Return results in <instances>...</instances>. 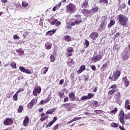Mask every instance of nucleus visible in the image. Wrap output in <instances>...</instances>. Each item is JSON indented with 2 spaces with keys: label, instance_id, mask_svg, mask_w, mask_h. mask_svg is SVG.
<instances>
[{
  "label": "nucleus",
  "instance_id": "f257e3e1",
  "mask_svg": "<svg viewBox=\"0 0 130 130\" xmlns=\"http://www.w3.org/2000/svg\"><path fill=\"white\" fill-rule=\"evenodd\" d=\"M117 20L121 26H126L127 22H128V18L123 14H119L117 16Z\"/></svg>",
  "mask_w": 130,
  "mask_h": 130
},
{
  "label": "nucleus",
  "instance_id": "f03ea898",
  "mask_svg": "<svg viewBox=\"0 0 130 130\" xmlns=\"http://www.w3.org/2000/svg\"><path fill=\"white\" fill-rule=\"evenodd\" d=\"M67 11L70 14H73L77 12V6L73 3H70L67 6Z\"/></svg>",
  "mask_w": 130,
  "mask_h": 130
},
{
  "label": "nucleus",
  "instance_id": "7ed1b4c3",
  "mask_svg": "<svg viewBox=\"0 0 130 130\" xmlns=\"http://www.w3.org/2000/svg\"><path fill=\"white\" fill-rule=\"evenodd\" d=\"M119 119L122 123V124H124L125 121H124V112L122 110H121L120 111V113L119 114Z\"/></svg>",
  "mask_w": 130,
  "mask_h": 130
},
{
  "label": "nucleus",
  "instance_id": "20e7f679",
  "mask_svg": "<svg viewBox=\"0 0 130 130\" xmlns=\"http://www.w3.org/2000/svg\"><path fill=\"white\" fill-rule=\"evenodd\" d=\"M107 25V23L106 22L103 21L101 23V24L99 26L98 30L100 32H102V31H104L105 29H106V26Z\"/></svg>",
  "mask_w": 130,
  "mask_h": 130
},
{
  "label": "nucleus",
  "instance_id": "39448f33",
  "mask_svg": "<svg viewBox=\"0 0 130 130\" xmlns=\"http://www.w3.org/2000/svg\"><path fill=\"white\" fill-rule=\"evenodd\" d=\"M81 13L83 14V15H85L86 17H88V16H91L90 10H89L88 9H82Z\"/></svg>",
  "mask_w": 130,
  "mask_h": 130
},
{
  "label": "nucleus",
  "instance_id": "423d86ee",
  "mask_svg": "<svg viewBox=\"0 0 130 130\" xmlns=\"http://www.w3.org/2000/svg\"><path fill=\"white\" fill-rule=\"evenodd\" d=\"M13 123V119L11 118H7L4 121L5 125H11Z\"/></svg>",
  "mask_w": 130,
  "mask_h": 130
},
{
  "label": "nucleus",
  "instance_id": "0eeeda50",
  "mask_svg": "<svg viewBox=\"0 0 130 130\" xmlns=\"http://www.w3.org/2000/svg\"><path fill=\"white\" fill-rule=\"evenodd\" d=\"M89 38H90V39H92V40H96V39H97V38H98V32H91Z\"/></svg>",
  "mask_w": 130,
  "mask_h": 130
},
{
  "label": "nucleus",
  "instance_id": "6e6552de",
  "mask_svg": "<svg viewBox=\"0 0 130 130\" xmlns=\"http://www.w3.org/2000/svg\"><path fill=\"white\" fill-rule=\"evenodd\" d=\"M120 76V71H116L113 75V81H115L116 80H117V79L119 78Z\"/></svg>",
  "mask_w": 130,
  "mask_h": 130
},
{
  "label": "nucleus",
  "instance_id": "1a4fd4ad",
  "mask_svg": "<svg viewBox=\"0 0 130 130\" xmlns=\"http://www.w3.org/2000/svg\"><path fill=\"white\" fill-rule=\"evenodd\" d=\"M41 92V87L40 86L36 87L35 88H34L33 91V94L34 96H37L38 95L37 93H38V94H40Z\"/></svg>",
  "mask_w": 130,
  "mask_h": 130
},
{
  "label": "nucleus",
  "instance_id": "9d476101",
  "mask_svg": "<svg viewBox=\"0 0 130 130\" xmlns=\"http://www.w3.org/2000/svg\"><path fill=\"white\" fill-rule=\"evenodd\" d=\"M101 59H102V56L101 55H97L91 58V60L94 61V62L99 61Z\"/></svg>",
  "mask_w": 130,
  "mask_h": 130
},
{
  "label": "nucleus",
  "instance_id": "9b49d317",
  "mask_svg": "<svg viewBox=\"0 0 130 130\" xmlns=\"http://www.w3.org/2000/svg\"><path fill=\"white\" fill-rule=\"evenodd\" d=\"M19 69L20 71L22 72V73H24L25 74H28V75H30V74H31V70L26 69L23 67H19Z\"/></svg>",
  "mask_w": 130,
  "mask_h": 130
},
{
  "label": "nucleus",
  "instance_id": "f8f14e48",
  "mask_svg": "<svg viewBox=\"0 0 130 130\" xmlns=\"http://www.w3.org/2000/svg\"><path fill=\"white\" fill-rule=\"evenodd\" d=\"M82 8H88L89 7V0H85L82 4H81Z\"/></svg>",
  "mask_w": 130,
  "mask_h": 130
},
{
  "label": "nucleus",
  "instance_id": "ddd939ff",
  "mask_svg": "<svg viewBox=\"0 0 130 130\" xmlns=\"http://www.w3.org/2000/svg\"><path fill=\"white\" fill-rule=\"evenodd\" d=\"M62 106L64 107L66 109H67L68 111H71L72 109H71V104L70 103H67V104H64L62 105Z\"/></svg>",
  "mask_w": 130,
  "mask_h": 130
},
{
  "label": "nucleus",
  "instance_id": "4468645a",
  "mask_svg": "<svg viewBox=\"0 0 130 130\" xmlns=\"http://www.w3.org/2000/svg\"><path fill=\"white\" fill-rule=\"evenodd\" d=\"M55 32H56V29H53L52 30H49L48 31H47L46 32V36H47V35H49V36H51V35H53V34H54V33H55Z\"/></svg>",
  "mask_w": 130,
  "mask_h": 130
},
{
  "label": "nucleus",
  "instance_id": "2eb2a0df",
  "mask_svg": "<svg viewBox=\"0 0 130 130\" xmlns=\"http://www.w3.org/2000/svg\"><path fill=\"white\" fill-rule=\"evenodd\" d=\"M69 97L71 101H75L76 99L75 98V93L74 92H70L69 93Z\"/></svg>",
  "mask_w": 130,
  "mask_h": 130
},
{
  "label": "nucleus",
  "instance_id": "dca6fc26",
  "mask_svg": "<svg viewBox=\"0 0 130 130\" xmlns=\"http://www.w3.org/2000/svg\"><path fill=\"white\" fill-rule=\"evenodd\" d=\"M114 98L116 100V101H119V100H120V98H121L120 92H116L115 94Z\"/></svg>",
  "mask_w": 130,
  "mask_h": 130
},
{
  "label": "nucleus",
  "instance_id": "f3484780",
  "mask_svg": "<svg viewBox=\"0 0 130 130\" xmlns=\"http://www.w3.org/2000/svg\"><path fill=\"white\" fill-rule=\"evenodd\" d=\"M85 70H86V67L85 65L81 66L79 69L78 70L77 74H81V73H83Z\"/></svg>",
  "mask_w": 130,
  "mask_h": 130
},
{
  "label": "nucleus",
  "instance_id": "a211bd4d",
  "mask_svg": "<svg viewBox=\"0 0 130 130\" xmlns=\"http://www.w3.org/2000/svg\"><path fill=\"white\" fill-rule=\"evenodd\" d=\"M30 122V119L28 116L25 117L24 120H23V126H27V124Z\"/></svg>",
  "mask_w": 130,
  "mask_h": 130
},
{
  "label": "nucleus",
  "instance_id": "6ab92c4d",
  "mask_svg": "<svg viewBox=\"0 0 130 130\" xmlns=\"http://www.w3.org/2000/svg\"><path fill=\"white\" fill-rule=\"evenodd\" d=\"M99 10V8L98 7H94V8L91 9V10H90L91 15H92V14L97 13V12H98Z\"/></svg>",
  "mask_w": 130,
  "mask_h": 130
},
{
  "label": "nucleus",
  "instance_id": "aec40b11",
  "mask_svg": "<svg viewBox=\"0 0 130 130\" xmlns=\"http://www.w3.org/2000/svg\"><path fill=\"white\" fill-rule=\"evenodd\" d=\"M82 23V20L81 19H77L75 21V22H74L72 23V26H75V25H79V24H81Z\"/></svg>",
  "mask_w": 130,
  "mask_h": 130
},
{
  "label": "nucleus",
  "instance_id": "412c9836",
  "mask_svg": "<svg viewBox=\"0 0 130 130\" xmlns=\"http://www.w3.org/2000/svg\"><path fill=\"white\" fill-rule=\"evenodd\" d=\"M52 46V44L50 43H46L45 45V47L49 50V49H51V47Z\"/></svg>",
  "mask_w": 130,
  "mask_h": 130
},
{
  "label": "nucleus",
  "instance_id": "4be33fe9",
  "mask_svg": "<svg viewBox=\"0 0 130 130\" xmlns=\"http://www.w3.org/2000/svg\"><path fill=\"white\" fill-rule=\"evenodd\" d=\"M55 108H54L53 109H51L48 110V111H46V114H52L54 111H55Z\"/></svg>",
  "mask_w": 130,
  "mask_h": 130
},
{
  "label": "nucleus",
  "instance_id": "5701e85b",
  "mask_svg": "<svg viewBox=\"0 0 130 130\" xmlns=\"http://www.w3.org/2000/svg\"><path fill=\"white\" fill-rule=\"evenodd\" d=\"M129 57L127 55V53H122V59L123 60H127L128 59Z\"/></svg>",
  "mask_w": 130,
  "mask_h": 130
},
{
  "label": "nucleus",
  "instance_id": "b1692460",
  "mask_svg": "<svg viewBox=\"0 0 130 130\" xmlns=\"http://www.w3.org/2000/svg\"><path fill=\"white\" fill-rule=\"evenodd\" d=\"M60 6H61V2H59V3L58 5H56L55 7H53V12H55L56 10H58Z\"/></svg>",
  "mask_w": 130,
  "mask_h": 130
},
{
  "label": "nucleus",
  "instance_id": "393cba45",
  "mask_svg": "<svg viewBox=\"0 0 130 130\" xmlns=\"http://www.w3.org/2000/svg\"><path fill=\"white\" fill-rule=\"evenodd\" d=\"M64 40H66L68 42H70L72 40V38L70 36H64Z\"/></svg>",
  "mask_w": 130,
  "mask_h": 130
},
{
  "label": "nucleus",
  "instance_id": "a878e982",
  "mask_svg": "<svg viewBox=\"0 0 130 130\" xmlns=\"http://www.w3.org/2000/svg\"><path fill=\"white\" fill-rule=\"evenodd\" d=\"M114 24H115V21L114 20H111L108 25V28H111L112 26H113Z\"/></svg>",
  "mask_w": 130,
  "mask_h": 130
},
{
  "label": "nucleus",
  "instance_id": "bb28decb",
  "mask_svg": "<svg viewBox=\"0 0 130 130\" xmlns=\"http://www.w3.org/2000/svg\"><path fill=\"white\" fill-rule=\"evenodd\" d=\"M16 52L19 53V55H23L24 54V51L21 50V49H17Z\"/></svg>",
  "mask_w": 130,
  "mask_h": 130
},
{
  "label": "nucleus",
  "instance_id": "cd10ccee",
  "mask_svg": "<svg viewBox=\"0 0 130 130\" xmlns=\"http://www.w3.org/2000/svg\"><path fill=\"white\" fill-rule=\"evenodd\" d=\"M91 106H93V107H97V106H98V102L95 101H92L91 102Z\"/></svg>",
  "mask_w": 130,
  "mask_h": 130
},
{
  "label": "nucleus",
  "instance_id": "c85d7f7f",
  "mask_svg": "<svg viewBox=\"0 0 130 130\" xmlns=\"http://www.w3.org/2000/svg\"><path fill=\"white\" fill-rule=\"evenodd\" d=\"M100 4H105V5L108 4V0H99Z\"/></svg>",
  "mask_w": 130,
  "mask_h": 130
},
{
  "label": "nucleus",
  "instance_id": "c756f323",
  "mask_svg": "<svg viewBox=\"0 0 130 130\" xmlns=\"http://www.w3.org/2000/svg\"><path fill=\"white\" fill-rule=\"evenodd\" d=\"M87 100H89V99H92L93 97H94V94L93 93H88L87 95Z\"/></svg>",
  "mask_w": 130,
  "mask_h": 130
},
{
  "label": "nucleus",
  "instance_id": "7c9ffc66",
  "mask_svg": "<svg viewBox=\"0 0 130 130\" xmlns=\"http://www.w3.org/2000/svg\"><path fill=\"white\" fill-rule=\"evenodd\" d=\"M10 66L13 69H17V64L15 62H11Z\"/></svg>",
  "mask_w": 130,
  "mask_h": 130
},
{
  "label": "nucleus",
  "instance_id": "2f4dec72",
  "mask_svg": "<svg viewBox=\"0 0 130 130\" xmlns=\"http://www.w3.org/2000/svg\"><path fill=\"white\" fill-rule=\"evenodd\" d=\"M19 93L18 92H16V93L13 95V99L14 101H18V95Z\"/></svg>",
  "mask_w": 130,
  "mask_h": 130
},
{
  "label": "nucleus",
  "instance_id": "473e14b6",
  "mask_svg": "<svg viewBox=\"0 0 130 130\" xmlns=\"http://www.w3.org/2000/svg\"><path fill=\"white\" fill-rule=\"evenodd\" d=\"M116 92V89H111L109 90V91L108 92V94L109 95H112L113 94H114V93H115Z\"/></svg>",
  "mask_w": 130,
  "mask_h": 130
},
{
  "label": "nucleus",
  "instance_id": "72a5a7b5",
  "mask_svg": "<svg viewBox=\"0 0 130 130\" xmlns=\"http://www.w3.org/2000/svg\"><path fill=\"white\" fill-rule=\"evenodd\" d=\"M126 7V5H125V3H123L122 5H119L118 8L119 9L122 10V9H124Z\"/></svg>",
  "mask_w": 130,
  "mask_h": 130
},
{
  "label": "nucleus",
  "instance_id": "f704fd0d",
  "mask_svg": "<svg viewBox=\"0 0 130 130\" xmlns=\"http://www.w3.org/2000/svg\"><path fill=\"white\" fill-rule=\"evenodd\" d=\"M110 126L111 127H117L118 126V124L113 122L111 124Z\"/></svg>",
  "mask_w": 130,
  "mask_h": 130
},
{
  "label": "nucleus",
  "instance_id": "c9c22d12",
  "mask_svg": "<svg viewBox=\"0 0 130 130\" xmlns=\"http://www.w3.org/2000/svg\"><path fill=\"white\" fill-rule=\"evenodd\" d=\"M34 106V105L31 103V102L27 104V107L29 108V109H32L33 108V107Z\"/></svg>",
  "mask_w": 130,
  "mask_h": 130
},
{
  "label": "nucleus",
  "instance_id": "e433bc0d",
  "mask_svg": "<svg viewBox=\"0 0 130 130\" xmlns=\"http://www.w3.org/2000/svg\"><path fill=\"white\" fill-rule=\"evenodd\" d=\"M22 6L23 8H27V7H28V3L26 2H22Z\"/></svg>",
  "mask_w": 130,
  "mask_h": 130
},
{
  "label": "nucleus",
  "instance_id": "4c0bfd02",
  "mask_svg": "<svg viewBox=\"0 0 130 130\" xmlns=\"http://www.w3.org/2000/svg\"><path fill=\"white\" fill-rule=\"evenodd\" d=\"M50 59L51 62H54V61H55V57H54V56L53 55H51L50 56Z\"/></svg>",
  "mask_w": 130,
  "mask_h": 130
},
{
  "label": "nucleus",
  "instance_id": "58836bf2",
  "mask_svg": "<svg viewBox=\"0 0 130 130\" xmlns=\"http://www.w3.org/2000/svg\"><path fill=\"white\" fill-rule=\"evenodd\" d=\"M58 93H59L58 96L61 99H62V98L65 96L64 93H61L60 92H58Z\"/></svg>",
  "mask_w": 130,
  "mask_h": 130
},
{
  "label": "nucleus",
  "instance_id": "ea45409f",
  "mask_svg": "<svg viewBox=\"0 0 130 130\" xmlns=\"http://www.w3.org/2000/svg\"><path fill=\"white\" fill-rule=\"evenodd\" d=\"M117 112V108H115L114 110L110 112L111 114H115Z\"/></svg>",
  "mask_w": 130,
  "mask_h": 130
},
{
  "label": "nucleus",
  "instance_id": "a19ab883",
  "mask_svg": "<svg viewBox=\"0 0 130 130\" xmlns=\"http://www.w3.org/2000/svg\"><path fill=\"white\" fill-rule=\"evenodd\" d=\"M18 112H19V113H21V112H22V111H23V106L20 105L19 107V108L17 110Z\"/></svg>",
  "mask_w": 130,
  "mask_h": 130
},
{
  "label": "nucleus",
  "instance_id": "79ce46f5",
  "mask_svg": "<svg viewBox=\"0 0 130 130\" xmlns=\"http://www.w3.org/2000/svg\"><path fill=\"white\" fill-rule=\"evenodd\" d=\"M60 25H61V22L58 21L57 19V21H56V24H55L56 27H59V26H60Z\"/></svg>",
  "mask_w": 130,
  "mask_h": 130
},
{
  "label": "nucleus",
  "instance_id": "37998d69",
  "mask_svg": "<svg viewBox=\"0 0 130 130\" xmlns=\"http://www.w3.org/2000/svg\"><path fill=\"white\" fill-rule=\"evenodd\" d=\"M123 84H124L125 87H127V86L129 85V81L128 80L124 81Z\"/></svg>",
  "mask_w": 130,
  "mask_h": 130
},
{
  "label": "nucleus",
  "instance_id": "c03bdc74",
  "mask_svg": "<svg viewBox=\"0 0 130 130\" xmlns=\"http://www.w3.org/2000/svg\"><path fill=\"white\" fill-rule=\"evenodd\" d=\"M48 118V116L47 115L44 117H41L40 119L41 121H44L45 119H47Z\"/></svg>",
  "mask_w": 130,
  "mask_h": 130
},
{
  "label": "nucleus",
  "instance_id": "a18cd8bd",
  "mask_svg": "<svg viewBox=\"0 0 130 130\" xmlns=\"http://www.w3.org/2000/svg\"><path fill=\"white\" fill-rule=\"evenodd\" d=\"M68 52L69 53H72V52H74V48H69L67 49Z\"/></svg>",
  "mask_w": 130,
  "mask_h": 130
},
{
  "label": "nucleus",
  "instance_id": "49530a36",
  "mask_svg": "<svg viewBox=\"0 0 130 130\" xmlns=\"http://www.w3.org/2000/svg\"><path fill=\"white\" fill-rule=\"evenodd\" d=\"M117 88V86L116 84H114L109 87V89H112L115 90Z\"/></svg>",
  "mask_w": 130,
  "mask_h": 130
},
{
  "label": "nucleus",
  "instance_id": "de8ad7c7",
  "mask_svg": "<svg viewBox=\"0 0 130 130\" xmlns=\"http://www.w3.org/2000/svg\"><path fill=\"white\" fill-rule=\"evenodd\" d=\"M13 39H14V40H19V39H20V37L17 35H15L13 36Z\"/></svg>",
  "mask_w": 130,
  "mask_h": 130
},
{
  "label": "nucleus",
  "instance_id": "09e8293b",
  "mask_svg": "<svg viewBox=\"0 0 130 130\" xmlns=\"http://www.w3.org/2000/svg\"><path fill=\"white\" fill-rule=\"evenodd\" d=\"M30 103H31V104H32L34 105V104H36V103H37V99H32V100L31 101Z\"/></svg>",
  "mask_w": 130,
  "mask_h": 130
},
{
  "label": "nucleus",
  "instance_id": "8fccbe9b",
  "mask_svg": "<svg viewBox=\"0 0 130 130\" xmlns=\"http://www.w3.org/2000/svg\"><path fill=\"white\" fill-rule=\"evenodd\" d=\"M53 121H51L46 126V127H50L53 124Z\"/></svg>",
  "mask_w": 130,
  "mask_h": 130
},
{
  "label": "nucleus",
  "instance_id": "3c124183",
  "mask_svg": "<svg viewBox=\"0 0 130 130\" xmlns=\"http://www.w3.org/2000/svg\"><path fill=\"white\" fill-rule=\"evenodd\" d=\"M50 101V98L48 97L44 100V103H45V104L48 103V102H49Z\"/></svg>",
  "mask_w": 130,
  "mask_h": 130
},
{
  "label": "nucleus",
  "instance_id": "603ef678",
  "mask_svg": "<svg viewBox=\"0 0 130 130\" xmlns=\"http://www.w3.org/2000/svg\"><path fill=\"white\" fill-rule=\"evenodd\" d=\"M81 100L84 101V100H88V98L87 96L83 95L81 97Z\"/></svg>",
  "mask_w": 130,
  "mask_h": 130
},
{
  "label": "nucleus",
  "instance_id": "864d4df0",
  "mask_svg": "<svg viewBox=\"0 0 130 130\" xmlns=\"http://www.w3.org/2000/svg\"><path fill=\"white\" fill-rule=\"evenodd\" d=\"M125 119H130V113L125 114Z\"/></svg>",
  "mask_w": 130,
  "mask_h": 130
},
{
  "label": "nucleus",
  "instance_id": "5fc2aeb1",
  "mask_svg": "<svg viewBox=\"0 0 130 130\" xmlns=\"http://www.w3.org/2000/svg\"><path fill=\"white\" fill-rule=\"evenodd\" d=\"M25 90V89L22 88H19L18 91L16 92L17 94H19V93H20V92H23V91Z\"/></svg>",
  "mask_w": 130,
  "mask_h": 130
},
{
  "label": "nucleus",
  "instance_id": "6e6d98bb",
  "mask_svg": "<svg viewBox=\"0 0 130 130\" xmlns=\"http://www.w3.org/2000/svg\"><path fill=\"white\" fill-rule=\"evenodd\" d=\"M94 112H95V113H98L99 114H100V113H102V110H94Z\"/></svg>",
  "mask_w": 130,
  "mask_h": 130
},
{
  "label": "nucleus",
  "instance_id": "4d7b16f0",
  "mask_svg": "<svg viewBox=\"0 0 130 130\" xmlns=\"http://www.w3.org/2000/svg\"><path fill=\"white\" fill-rule=\"evenodd\" d=\"M45 71L43 72V74H45L48 71V68L47 67H45L44 69Z\"/></svg>",
  "mask_w": 130,
  "mask_h": 130
},
{
  "label": "nucleus",
  "instance_id": "13d9d810",
  "mask_svg": "<svg viewBox=\"0 0 130 130\" xmlns=\"http://www.w3.org/2000/svg\"><path fill=\"white\" fill-rule=\"evenodd\" d=\"M130 101L129 100H126L125 102V105H129Z\"/></svg>",
  "mask_w": 130,
  "mask_h": 130
},
{
  "label": "nucleus",
  "instance_id": "bf43d9fd",
  "mask_svg": "<svg viewBox=\"0 0 130 130\" xmlns=\"http://www.w3.org/2000/svg\"><path fill=\"white\" fill-rule=\"evenodd\" d=\"M84 45H86V47L89 46V41L86 40L84 43Z\"/></svg>",
  "mask_w": 130,
  "mask_h": 130
},
{
  "label": "nucleus",
  "instance_id": "052dcab7",
  "mask_svg": "<svg viewBox=\"0 0 130 130\" xmlns=\"http://www.w3.org/2000/svg\"><path fill=\"white\" fill-rule=\"evenodd\" d=\"M81 117H74L73 118L74 121H76V120H80L81 119Z\"/></svg>",
  "mask_w": 130,
  "mask_h": 130
},
{
  "label": "nucleus",
  "instance_id": "680f3d73",
  "mask_svg": "<svg viewBox=\"0 0 130 130\" xmlns=\"http://www.w3.org/2000/svg\"><path fill=\"white\" fill-rule=\"evenodd\" d=\"M56 21H57V19H54V20L51 23V25H55V24H56Z\"/></svg>",
  "mask_w": 130,
  "mask_h": 130
},
{
  "label": "nucleus",
  "instance_id": "e2e57ef3",
  "mask_svg": "<svg viewBox=\"0 0 130 130\" xmlns=\"http://www.w3.org/2000/svg\"><path fill=\"white\" fill-rule=\"evenodd\" d=\"M69 101V97L67 96L64 99L63 103L68 102Z\"/></svg>",
  "mask_w": 130,
  "mask_h": 130
},
{
  "label": "nucleus",
  "instance_id": "0e129e2a",
  "mask_svg": "<svg viewBox=\"0 0 130 130\" xmlns=\"http://www.w3.org/2000/svg\"><path fill=\"white\" fill-rule=\"evenodd\" d=\"M91 67V69H92V71H96V67L94 65H92Z\"/></svg>",
  "mask_w": 130,
  "mask_h": 130
},
{
  "label": "nucleus",
  "instance_id": "69168bd1",
  "mask_svg": "<svg viewBox=\"0 0 130 130\" xmlns=\"http://www.w3.org/2000/svg\"><path fill=\"white\" fill-rule=\"evenodd\" d=\"M58 127V124H56L55 126L53 127V130H56L57 129V128Z\"/></svg>",
  "mask_w": 130,
  "mask_h": 130
},
{
  "label": "nucleus",
  "instance_id": "338daca9",
  "mask_svg": "<svg viewBox=\"0 0 130 130\" xmlns=\"http://www.w3.org/2000/svg\"><path fill=\"white\" fill-rule=\"evenodd\" d=\"M125 109H127L128 110H130V105H125Z\"/></svg>",
  "mask_w": 130,
  "mask_h": 130
},
{
  "label": "nucleus",
  "instance_id": "774afa93",
  "mask_svg": "<svg viewBox=\"0 0 130 130\" xmlns=\"http://www.w3.org/2000/svg\"><path fill=\"white\" fill-rule=\"evenodd\" d=\"M120 35V34L119 32L116 33L114 36V38H117Z\"/></svg>",
  "mask_w": 130,
  "mask_h": 130
}]
</instances>
